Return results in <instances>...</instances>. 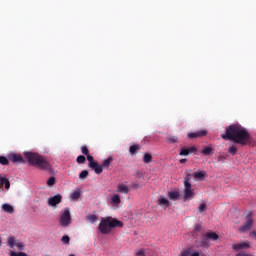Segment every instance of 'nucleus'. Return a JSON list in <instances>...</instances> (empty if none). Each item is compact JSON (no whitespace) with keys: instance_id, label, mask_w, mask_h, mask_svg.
Here are the masks:
<instances>
[{"instance_id":"29","label":"nucleus","mask_w":256,"mask_h":256,"mask_svg":"<svg viewBox=\"0 0 256 256\" xmlns=\"http://www.w3.org/2000/svg\"><path fill=\"white\" fill-rule=\"evenodd\" d=\"M202 153H203V155H211V153H213V148H211V147H206V148H204L203 150H202Z\"/></svg>"},{"instance_id":"25","label":"nucleus","mask_w":256,"mask_h":256,"mask_svg":"<svg viewBox=\"0 0 256 256\" xmlns=\"http://www.w3.org/2000/svg\"><path fill=\"white\" fill-rule=\"evenodd\" d=\"M86 219L90 222V223H96L97 222V215L95 214H90L86 217Z\"/></svg>"},{"instance_id":"41","label":"nucleus","mask_w":256,"mask_h":256,"mask_svg":"<svg viewBox=\"0 0 256 256\" xmlns=\"http://www.w3.org/2000/svg\"><path fill=\"white\" fill-rule=\"evenodd\" d=\"M135 256H145V250H139L135 253Z\"/></svg>"},{"instance_id":"38","label":"nucleus","mask_w":256,"mask_h":256,"mask_svg":"<svg viewBox=\"0 0 256 256\" xmlns=\"http://www.w3.org/2000/svg\"><path fill=\"white\" fill-rule=\"evenodd\" d=\"M201 231H203V227L201 225L197 224L194 228V232L201 233Z\"/></svg>"},{"instance_id":"28","label":"nucleus","mask_w":256,"mask_h":256,"mask_svg":"<svg viewBox=\"0 0 256 256\" xmlns=\"http://www.w3.org/2000/svg\"><path fill=\"white\" fill-rule=\"evenodd\" d=\"M168 143H178L179 138L177 136H169L167 138Z\"/></svg>"},{"instance_id":"44","label":"nucleus","mask_w":256,"mask_h":256,"mask_svg":"<svg viewBox=\"0 0 256 256\" xmlns=\"http://www.w3.org/2000/svg\"><path fill=\"white\" fill-rule=\"evenodd\" d=\"M180 163L183 164V163H187V159L186 158H182L180 159Z\"/></svg>"},{"instance_id":"7","label":"nucleus","mask_w":256,"mask_h":256,"mask_svg":"<svg viewBox=\"0 0 256 256\" xmlns=\"http://www.w3.org/2000/svg\"><path fill=\"white\" fill-rule=\"evenodd\" d=\"M219 239V235L215 232H208L202 236L203 245H207L208 241H217Z\"/></svg>"},{"instance_id":"26","label":"nucleus","mask_w":256,"mask_h":256,"mask_svg":"<svg viewBox=\"0 0 256 256\" xmlns=\"http://www.w3.org/2000/svg\"><path fill=\"white\" fill-rule=\"evenodd\" d=\"M55 183H57V179H55V177H50L48 180H47V186L48 187H53V185H55Z\"/></svg>"},{"instance_id":"33","label":"nucleus","mask_w":256,"mask_h":256,"mask_svg":"<svg viewBox=\"0 0 256 256\" xmlns=\"http://www.w3.org/2000/svg\"><path fill=\"white\" fill-rule=\"evenodd\" d=\"M62 243H64L65 245H69V242L71 241V238H69L68 235H65L62 237L61 239Z\"/></svg>"},{"instance_id":"10","label":"nucleus","mask_w":256,"mask_h":256,"mask_svg":"<svg viewBox=\"0 0 256 256\" xmlns=\"http://www.w3.org/2000/svg\"><path fill=\"white\" fill-rule=\"evenodd\" d=\"M202 137H207V130H200L188 134L189 139H202Z\"/></svg>"},{"instance_id":"37","label":"nucleus","mask_w":256,"mask_h":256,"mask_svg":"<svg viewBox=\"0 0 256 256\" xmlns=\"http://www.w3.org/2000/svg\"><path fill=\"white\" fill-rule=\"evenodd\" d=\"M186 149L188 151V155H191V153H195L197 151V147H195V146L188 147Z\"/></svg>"},{"instance_id":"4","label":"nucleus","mask_w":256,"mask_h":256,"mask_svg":"<svg viewBox=\"0 0 256 256\" xmlns=\"http://www.w3.org/2000/svg\"><path fill=\"white\" fill-rule=\"evenodd\" d=\"M189 181H191V178H189L188 175L184 180V201H188V199H193V197H195V189H193V186Z\"/></svg>"},{"instance_id":"9","label":"nucleus","mask_w":256,"mask_h":256,"mask_svg":"<svg viewBox=\"0 0 256 256\" xmlns=\"http://www.w3.org/2000/svg\"><path fill=\"white\" fill-rule=\"evenodd\" d=\"M62 199H63V196H61V194H57L48 199V205L50 207H55L56 205H59V203H61Z\"/></svg>"},{"instance_id":"27","label":"nucleus","mask_w":256,"mask_h":256,"mask_svg":"<svg viewBox=\"0 0 256 256\" xmlns=\"http://www.w3.org/2000/svg\"><path fill=\"white\" fill-rule=\"evenodd\" d=\"M9 158L5 157V156H0V165H9Z\"/></svg>"},{"instance_id":"1","label":"nucleus","mask_w":256,"mask_h":256,"mask_svg":"<svg viewBox=\"0 0 256 256\" xmlns=\"http://www.w3.org/2000/svg\"><path fill=\"white\" fill-rule=\"evenodd\" d=\"M221 137L224 141H232L238 145H247L251 141V134L243 126L239 124H232L226 128L225 134Z\"/></svg>"},{"instance_id":"22","label":"nucleus","mask_w":256,"mask_h":256,"mask_svg":"<svg viewBox=\"0 0 256 256\" xmlns=\"http://www.w3.org/2000/svg\"><path fill=\"white\" fill-rule=\"evenodd\" d=\"M204 177H207V172L205 171H198L194 173V179H203Z\"/></svg>"},{"instance_id":"30","label":"nucleus","mask_w":256,"mask_h":256,"mask_svg":"<svg viewBox=\"0 0 256 256\" xmlns=\"http://www.w3.org/2000/svg\"><path fill=\"white\" fill-rule=\"evenodd\" d=\"M77 163H79L80 165H83V163H85L87 161V159L85 158V156L83 155H79L76 159Z\"/></svg>"},{"instance_id":"43","label":"nucleus","mask_w":256,"mask_h":256,"mask_svg":"<svg viewBox=\"0 0 256 256\" xmlns=\"http://www.w3.org/2000/svg\"><path fill=\"white\" fill-rule=\"evenodd\" d=\"M250 237L256 239V232L255 231L250 232Z\"/></svg>"},{"instance_id":"42","label":"nucleus","mask_w":256,"mask_h":256,"mask_svg":"<svg viewBox=\"0 0 256 256\" xmlns=\"http://www.w3.org/2000/svg\"><path fill=\"white\" fill-rule=\"evenodd\" d=\"M132 187H133V189H141V187H143V185L137 184V183H133Z\"/></svg>"},{"instance_id":"46","label":"nucleus","mask_w":256,"mask_h":256,"mask_svg":"<svg viewBox=\"0 0 256 256\" xmlns=\"http://www.w3.org/2000/svg\"><path fill=\"white\" fill-rule=\"evenodd\" d=\"M2 243H3V242L1 241V238H0V247H1Z\"/></svg>"},{"instance_id":"40","label":"nucleus","mask_w":256,"mask_h":256,"mask_svg":"<svg viewBox=\"0 0 256 256\" xmlns=\"http://www.w3.org/2000/svg\"><path fill=\"white\" fill-rule=\"evenodd\" d=\"M205 209H207V205H205V204H200V206H199V213H203V211H205Z\"/></svg>"},{"instance_id":"3","label":"nucleus","mask_w":256,"mask_h":256,"mask_svg":"<svg viewBox=\"0 0 256 256\" xmlns=\"http://www.w3.org/2000/svg\"><path fill=\"white\" fill-rule=\"evenodd\" d=\"M123 225L124 224L122 221H119L111 216H107L101 219L98 229L103 235H108V233H111V229H115L117 227L123 228Z\"/></svg>"},{"instance_id":"32","label":"nucleus","mask_w":256,"mask_h":256,"mask_svg":"<svg viewBox=\"0 0 256 256\" xmlns=\"http://www.w3.org/2000/svg\"><path fill=\"white\" fill-rule=\"evenodd\" d=\"M228 153H230V155H237V147L235 146H230L228 149Z\"/></svg>"},{"instance_id":"5","label":"nucleus","mask_w":256,"mask_h":256,"mask_svg":"<svg viewBox=\"0 0 256 256\" xmlns=\"http://www.w3.org/2000/svg\"><path fill=\"white\" fill-rule=\"evenodd\" d=\"M253 227V212H248L246 215V221L242 226L239 227V231L241 233H247V231H251Z\"/></svg>"},{"instance_id":"6","label":"nucleus","mask_w":256,"mask_h":256,"mask_svg":"<svg viewBox=\"0 0 256 256\" xmlns=\"http://www.w3.org/2000/svg\"><path fill=\"white\" fill-rule=\"evenodd\" d=\"M70 223H71V211L69 210V208H65L64 212L60 216V225L62 227H69Z\"/></svg>"},{"instance_id":"35","label":"nucleus","mask_w":256,"mask_h":256,"mask_svg":"<svg viewBox=\"0 0 256 256\" xmlns=\"http://www.w3.org/2000/svg\"><path fill=\"white\" fill-rule=\"evenodd\" d=\"M179 155H181V156H183V157H187V155H189V152H188L187 148H182V149L180 150Z\"/></svg>"},{"instance_id":"15","label":"nucleus","mask_w":256,"mask_h":256,"mask_svg":"<svg viewBox=\"0 0 256 256\" xmlns=\"http://www.w3.org/2000/svg\"><path fill=\"white\" fill-rule=\"evenodd\" d=\"M5 186V189H10L11 188V182H9V179L6 177H0V187Z\"/></svg>"},{"instance_id":"31","label":"nucleus","mask_w":256,"mask_h":256,"mask_svg":"<svg viewBox=\"0 0 256 256\" xmlns=\"http://www.w3.org/2000/svg\"><path fill=\"white\" fill-rule=\"evenodd\" d=\"M159 205L161 206L165 205L166 207H169V200H167V198H160Z\"/></svg>"},{"instance_id":"12","label":"nucleus","mask_w":256,"mask_h":256,"mask_svg":"<svg viewBox=\"0 0 256 256\" xmlns=\"http://www.w3.org/2000/svg\"><path fill=\"white\" fill-rule=\"evenodd\" d=\"M88 167H90V169H93V171L96 173V175H101V173H103V166L99 165V163H92V164H88Z\"/></svg>"},{"instance_id":"23","label":"nucleus","mask_w":256,"mask_h":256,"mask_svg":"<svg viewBox=\"0 0 256 256\" xmlns=\"http://www.w3.org/2000/svg\"><path fill=\"white\" fill-rule=\"evenodd\" d=\"M87 177H89V171H87V170H83L79 174V179H81V181H85V179H87Z\"/></svg>"},{"instance_id":"34","label":"nucleus","mask_w":256,"mask_h":256,"mask_svg":"<svg viewBox=\"0 0 256 256\" xmlns=\"http://www.w3.org/2000/svg\"><path fill=\"white\" fill-rule=\"evenodd\" d=\"M180 256H191V248H187L183 250L180 254Z\"/></svg>"},{"instance_id":"2","label":"nucleus","mask_w":256,"mask_h":256,"mask_svg":"<svg viewBox=\"0 0 256 256\" xmlns=\"http://www.w3.org/2000/svg\"><path fill=\"white\" fill-rule=\"evenodd\" d=\"M24 155L29 165H32V167L41 169V171H47L48 173H53V165H51V162H49V160H47L45 156H41L33 152H25Z\"/></svg>"},{"instance_id":"13","label":"nucleus","mask_w":256,"mask_h":256,"mask_svg":"<svg viewBox=\"0 0 256 256\" xmlns=\"http://www.w3.org/2000/svg\"><path fill=\"white\" fill-rule=\"evenodd\" d=\"M249 247H251V245L249 244L248 241H246V242L234 244L233 245V250L234 251H241V249H249Z\"/></svg>"},{"instance_id":"18","label":"nucleus","mask_w":256,"mask_h":256,"mask_svg":"<svg viewBox=\"0 0 256 256\" xmlns=\"http://www.w3.org/2000/svg\"><path fill=\"white\" fill-rule=\"evenodd\" d=\"M168 197L169 199H171V201H177L179 199V192L178 191L168 192Z\"/></svg>"},{"instance_id":"39","label":"nucleus","mask_w":256,"mask_h":256,"mask_svg":"<svg viewBox=\"0 0 256 256\" xmlns=\"http://www.w3.org/2000/svg\"><path fill=\"white\" fill-rule=\"evenodd\" d=\"M86 157H87V161H89V165L96 163L93 156H91L90 154H88Z\"/></svg>"},{"instance_id":"8","label":"nucleus","mask_w":256,"mask_h":256,"mask_svg":"<svg viewBox=\"0 0 256 256\" xmlns=\"http://www.w3.org/2000/svg\"><path fill=\"white\" fill-rule=\"evenodd\" d=\"M8 159L12 163H25V159H23V156H21V154H17V153L9 154Z\"/></svg>"},{"instance_id":"16","label":"nucleus","mask_w":256,"mask_h":256,"mask_svg":"<svg viewBox=\"0 0 256 256\" xmlns=\"http://www.w3.org/2000/svg\"><path fill=\"white\" fill-rule=\"evenodd\" d=\"M118 193H123L124 195L129 194V188L125 184H118Z\"/></svg>"},{"instance_id":"20","label":"nucleus","mask_w":256,"mask_h":256,"mask_svg":"<svg viewBox=\"0 0 256 256\" xmlns=\"http://www.w3.org/2000/svg\"><path fill=\"white\" fill-rule=\"evenodd\" d=\"M113 161V157H108L105 159L102 163V169H109V166L111 165V162Z\"/></svg>"},{"instance_id":"24","label":"nucleus","mask_w":256,"mask_h":256,"mask_svg":"<svg viewBox=\"0 0 256 256\" xmlns=\"http://www.w3.org/2000/svg\"><path fill=\"white\" fill-rule=\"evenodd\" d=\"M143 161L144 163H151V161H153V156H151L149 153H145Z\"/></svg>"},{"instance_id":"19","label":"nucleus","mask_w":256,"mask_h":256,"mask_svg":"<svg viewBox=\"0 0 256 256\" xmlns=\"http://www.w3.org/2000/svg\"><path fill=\"white\" fill-rule=\"evenodd\" d=\"M2 209L5 211V213H10V214H13L15 211V209H13V206H11L10 204H3Z\"/></svg>"},{"instance_id":"36","label":"nucleus","mask_w":256,"mask_h":256,"mask_svg":"<svg viewBox=\"0 0 256 256\" xmlns=\"http://www.w3.org/2000/svg\"><path fill=\"white\" fill-rule=\"evenodd\" d=\"M81 152L83 155H89V148H87V146H82L81 147Z\"/></svg>"},{"instance_id":"17","label":"nucleus","mask_w":256,"mask_h":256,"mask_svg":"<svg viewBox=\"0 0 256 256\" xmlns=\"http://www.w3.org/2000/svg\"><path fill=\"white\" fill-rule=\"evenodd\" d=\"M79 197H81V189L78 188L71 194V200L79 201Z\"/></svg>"},{"instance_id":"45","label":"nucleus","mask_w":256,"mask_h":256,"mask_svg":"<svg viewBox=\"0 0 256 256\" xmlns=\"http://www.w3.org/2000/svg\"><path fill=\"white\" fill-rule=\"evenodd\" d=\"M191 256H199V252L192 253Z\"/></svg>"},{"instance_id":"11","label":"nucleus","mask_w":256,"mask_h":256,"mask_svg":"<svg viewBox=\"0 0 256 256\" xmlns=\"http://www.w3.org/2000/svg\"><path fill=\"white\" fill-rule=\"evenodd\" d=\"M8 245L11 247V249H13V247H15V246L18 247L19 251H23V249L25 247L22 242L17 243L15 241V237H10L8 239Z\"/></svg>"},{"instance_id":"21","label":"nucleus","mask_w":256,"mask_h":256,"mask_svg":"<svg viewBox=\"0 0 256 256\" xmlns=\"http://www.w3.org/2000/svg\"><path fill=\"white\" fill-rule=\"evenodd\" d=\"M141 147L138 144L132 145L129 147V152L131 155H136L137 151H139Z\"/></svg>"},{"instance_id":"14","label":"nucleus","mask_w":256,"mask_h":256,"mask_svg":"<svg viewBox=\"0 0 256 256\" xmlns=\"http://www.w3.org/2000/svg\"><path fill=\"white\" fill-rule=\"evenodd\" d=\"M111 205H120L121 204V196H119V194H114L111 196V201H110Z\"/></svg>"}]
</instances>
